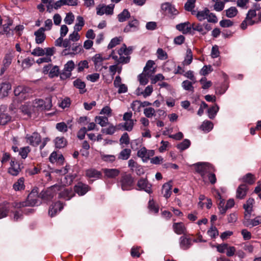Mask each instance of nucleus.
Masks as SVG:
<instances>
[{
  "instance_id": "1",
  "label": "nucleus",
  "mask_w": 261,
  "mask_h": 261,
  "mask_svg": "<svg viewBox=\"0 0 261 261\" xmlns=\"http://www.w3.org/2000/svg\"><path fill=\"white\" fill-rule=\"evenodd\" d=\"M110 57L114 59L117 64H127L129 62L130 58L129 56V51L126 49L125 44H123L117 51V53L113 50L110 55Z\"/></svg>"
},
{
  "instance_id": "2",
  "label": "nucleus",
  "mask_w": 261,
  "mask_h": 261,
  "mask_svg": "<svg viewBox=\"0 0 261 261\" xmlns=\"http://www.w3.org/2000/svg\"><path fill=\"white\" fill-rule=\"evenodd\" d=\"M62 186L59 185H55L47 188L45 191H42L40 193L41 199L46 201L51 200L57 194V192L61 190Z\"/></svg>"
},
{
  "instance_id": "3",
  "label": "nucleus",
  "mask_w": 261,
  "mask_h": 261,
  "mask_svg": "<svg viewBox=\"0 0 261 261\" xmlns=\"http://www.w3.org/2000/svg\"><path fill=\"white\" fill-rule=\"evenodd\" d=\"M40 199H41L40 194L38 195L37 192L33 190L28 195L27 200L20 203L18 206H34L38 205L41 203Z\"/></svg>"
},
{
  "instance_id": "4",
  "label": "nucleus",
  "mask_w": 261,
  "mask_h": 261,
  "mask_svg": "<svg viewBox=\"0 0 261 261\" xmlns=\"http://www.w3.org/2000/svg\"><path fill=\"white\" fill-rule=\"evenodd\" d=\"M194 166L196 171L200 174L202 178H204L206 174L211 172L213 170L212 165L208 163H197Z\"/></svg>"
},
{
  "instance_id": "5",
  "label": "nucleus",
  "mask_w": 261,
  "mask_h": 261,
  "mask_svg": "<svg viewBox=\"0 0 261 261\" xmlns=\"http://www.w3.org/2000/svg\"><path fill=\"white\" fill-rule=\"evenodd\" d=\"M31 89L29 87L23 86L17 87L14 91V94L18 96L20 100H24L28 98L31 93Z\"/></svg>"
},
{
  "instance_id": "6",
  "label": "nucleus",
  "mask_w": 261,
  "mask_h": 261,
  "mask_svg": "<svg viewBox=\"0 0 261 261\" xmlns=\"http://www.w3.org/2000/svg\"><path fill=\"white\" fill-rule=\"evenodd\" d=\"M134 179L130 174H124L121 176L120 184L123 190H130L132 189Z\"/></svg>"
},
{
  "instance_id": "7",
  "label": "nucleus",
  "mask_w": 261,
  "mask_h": 261,
  "mask_svg": "<svg viewBox=\"0 0 261 261\" xmlns=\"http://www.w3.org/2000/svg\"><path fill=\"white\" fill-rule=\"evenodd\" d=\"M75 67L74 63L73 61H68L64 65L63 70L60 74L61 79L64 80L70 77L71 71Z\"/></svg>"
},
{
  "instance_id": "8",
  "label": "nucleus",
  "mask_w": 261,
  "mask_h": 261,
  "mask_svg": "<svg viewBox=\"0 0 261 261\" xmlns=\"http://www.w3.org/2000/svg\"><path fill=\"white\" fill-rule=\"evenodd\" d=\"M256 16V13L254 10H249L247 14L245 19L241 24V28L243 30L246 29L248 25L255 24L253 18Z\"/></svg>"
},
{
  "instance_id": "9",
  "label": "nucleus",
  "mask_w": 261,
  "mask_h": 261,
  "mask_svg": "<svg viewBox=\"0 0 261 261\" xmlns=\"http://www.w3.org/2000/svg\"><path fill=\"white\" fill-rule=\"evenodd\" d=\"M137 186L139 190H143L148 194L152 192V185L149 182L146 178H141L138 181Z\"/></svg>"
},
{
  "instance_id": "10",
  "label": "nucleus",
  "mask_w": 261,
  "mask_h": 261,
  "mask_svg": "<svg viewBox=\"0 0 261 261\" xmlns=\"http://www.w3.org/2000/svg\"><path fill=\"white\" fill-rule=\"evenodd\" d=\"M114 5H98L96 8V14L98 15H112L114 12Z\"/></svg>"
},
{
  "instance_id": "11",
  "label": "nucleus",
  "mask_w": 261,
  "mask_h": 261,
  "mask_svg": "<svg viewBox=\"0 0 261 261\" xmlns=\"http://www.w3.org/2000/svg\"><path fill=\"white\" fill-rule=\"evenodd\" d=\"M13 21L8 18L7 20V23H5L4 25V31L5 33H9L10 31H15V32H20L23 31L24 29V27L22 25H16L15 27H13Z\"/></svg>"
},
{
  "instance_id": "12",
  "label": "nucleus",
  "mask_w": 261,
  "mask_h": 261,
  "mask_svg": "<svg viewBox=\"0 0 261 261\" xmlns=\"http://www.w3.org/2000/svg\"><path fill=\"white\" fill-rule=\"evenodd\" d=\"M26 139L28 143L33 146H38L41 142V136L37 132H34L32 135H27Z\"/></svg>"
},
{
  "instance_id": "13",
  "label": "nucleus",
  "mask_w": 261,
  "mask_h": 261,
  "mask_svg": "<svg viewBox=\"0 0 261 261\" xmlns=\"http://www.w3.org/2000/svg\"><path fill=\"white\" fill-rule=\"evenodd\" d=\"M22 168L23 166L19 162L11 160L8 172L13 176H17Z\"/></svg>"
},
{
  "instance_id": "14",
  "label": "nucleus",
  "mask_w": 261,
  "mask_h": 261,
  "mask_svg": "<svg viewBox=\"0 0 261 261\" xmlns=\"http://www.w3.org/2000/svg\"><path fill=\"white\" fill-rule=\"evenodd\" d=\"M63 208V205L60 201L52 204L49 208L48 214L50 217L55 216Z\"/></svg>"
},
{
  "instance_id": "15",
  "label": "nucleus",
  "mask_w": 261,
  "mask_h": 261,
  "mask_svg": "<svg viewBox=\"0 0 261 261\" xmlns=\"http://www.w3.org/2000/svg\"><path fill=\"white\" fill-rule=\"evenodd\" d=\"M59 197L66 200H70L75 195L74 192L71 188L64 189L63 191L60 190Z\"/></svg>"
},
{
  "instance_id": "16",
  "label": "nucleus",
  "mask_w": 261,
  "mask_h": 261,
  "mask_svg": "<svg viewBox=\"0 0 261 261\" xmlns=\"http://www.w3.org/2000/svg\"><path fill=\"white\" fill-rule=\"evenodd\" d=\"M11 207V203L7 201L0 204V219L7 216Z\"/></svg>"
},
{
  "instance_id": "17",
  "label": "nucleus",
  "mask_w": 261,
  "mask_h": 261,
  "mask_svg": "<svg viewBox=\"0 0 261 261\" xmlns=\"http://www.w3.org/2000/svg\"><path fill=\"white\" fill-rule=\"evenodd\" d=\"M74 190L79 195L83 196L89 191V186L82 182H79L74 186Z\"/></svg>"
},
{
  "instance_id": "18",
  "label": "nucleus",
  "mask_w": 261,
  "mask_h": 261,
  "mask_svg": "<svg viewBox=\"0 0 261 261\" xmlns=\"http://www.w3.org/2000/svg\"><path fill=\"white\" fill-rule=\"evenodd\" d=\"M180 247L183 250H187L192 245V240L185 236H181L179 239Z\"/></svg>"
},
{
  "instance_id": "19",
  "label": "nucleus",
  "mask_w": 261,
  "mask_h": 261,
  "mask_svg": "<svg viewBox=\"0 0 261 261\" xmlns=\"http://www.w3.org/2000/svg\"><path fill=\"white\" fill-rule=\"evenodd\" d=\"M172 182L169 181L164 184L162 186V193L166 199L169 198L172 193Z\"/></svg>"
},
{
  "instance_id": "20",
  "label": "nucleus",
  "mask_w": 261,
  "mask_h": 261,
  "mask_svg": "<svg viewBox=\"0 0 261 261\" xmlns=\"http://www.w3.org/2000/svg\"><path fill=\"white\" fill-rule=\"evenodd\" d=\"M173 229L174 232L177 234H185L186 232V228L182 222L174 223Z\"/></svg>"
},
{
  "instance_id": "21",
  "label": "nucleus",
  "mask_w": 261,
  "mask_h": 261,
  "mask_svg": "<svg viewBox=\"0 0 261 261\" xmlns=\"http://www.w3.org/2000/svg\"><path fill=\"white\" fill-rule=\"evenodd\" d=\"M4 107H0V125H5L11 120V117L4 112Z\"/></svg>"
},
{
  "instance_id": "22",
  "label": "nucleus",
  "mask_w": 261,
  "mask_h": 261,
  "mask_svg": "<svg viewBox=\"0 0 261 261\" xmlns=\"http://www.w3.org/2000/svg\"><path fill=\"white\" fill-rule=\"evenodd\" d=\"M247 190L248 188L245 184H242L240 185L237 190V198L243 199L247 194Z\"/></svg>"
},
{
  "instance_id": "23",
  "label": "nucleus",
  "mask_w": 261,
  "mask_h": 261,
  "mask_svg": "<svg viewBox=\"0 0 261 261\" xmlns=\"http://www.w3.org/2000/svg\"><path fill=\"white\" fill-rule=\"evenodd\" d=\"M103 171L107 177L112 178L118 176L120 173V171L118 169L106 168L103 169Z\"/></svg>"
},
{
  "instance_id": "24",
  "label": "nucleus",
  "mask_w": 261,
  "mask_h": 261,
  "mask_svg": "<svg viewBox=\"0 0 261 261\" xmlns=\"http://www.w3.org/2000/svg\"><path fill=\"white\" fill-rule=\"evenodd\" d=\"M139 24V21L137 19H134L129 22L128 25L125 28L124 31L126 32L137 31Z\"/></svg>"
},
{
  "instance_id": "25",
  "label": "nucleus",
  "mask_w": 261,
  "mask_h": 261,
  "mask_svg": "<svg viewBox=\"0 0 261 261\" xmlns=\"http://www.w3.org/2000/svg\"><path fill=\"white\" fill-rule=\"evenodd\" d=\"M11 89V85L9 83H3L0 86V95L2 97L7 96Z\"/></svg>"
},
{
  "instance_id": "26",
  "label": "nucleus",
  "mask_w": 261,
  "mask_h": 261,
  "mask_svg": "<svg viewBox=\"0 0 261 261\" xmlns=\"http://www.w3.org/2000/svg\"><path fill=\"white\" fill-rule=\"evenodd\" d=\"M176 29L179 32L186 31V33L191 32V24L189 21L180 23L176 25Z\"/></svg>"
},
{
  "instance_id": "27",
  "label": "nucleus",
  "mask_w": 261,
  "mask_h": 261,
  "mask_svg": "<svg viewBox=\"0 0 261 261\" xmlns=\"http://www.w3.org/2000/svg\"><path fill=\"white\" fill-rule=\"evenodd\" d=\"M86 175L89 178H99L101 176L102 173L95 169L90 168L86 170Z\"/></svg>"
},
{
  "instance_id": "28",
  "label": "nucleus",
  "mask_w": 261,
  "mask_h": 261,
  "mask_svg": "<svg viewBox=\"0 0 261 261\" xmlns=\"http://www.w3.org/2000/svg\"><path fill=\"white\" fill-rule=\"evenodd\" d=\"M24 179L23 177L19 178L13 185V189L16 191H19L24 190L25 185L24 184Z\"/></svg>"
},
{
  "instance_id": "29",
  "label": "nucleus",
  "mask_w": 261,
  "mask_h": 261,
  "mask_svg": "<svg viewBox=\"0 0 261 261\" xmlns=\"http://www.w3.org/2000/svg\"><path fill=\"white\" fill-rule=\"evenodd\" d=\"M73 85L76 88L80 89V93H84L86 92V84L81 79H76L73 82Z\"/></svg>"
},
{
  "instance_id": "30",
  "label": "nucleus",
  "mask_w": 261,
  "mask_h": 261,
  "mask_svg": "<svg viewBox=\"0 0 261 261\" xmlns=\"http://www.w3.org/2000/svg\"><path fill=\"white\" fill-rule=\"evenodd\" d=\"M219 110V108L217 104H215L214 106L208 109L207 114L209 118L213 119L215 117Z\"/></svg>"
},
{
  "instance_id": "31",
  "label": "nucleus",
  "mask_w": 261,
  "mask_h": 261,
  "mask_svg": "<svg viewBox=\"0 0 261 261\" xmlns=\"http://www.w3.org/2000/svg\"><path fill=\"white\" fill-rule=\"evenodd\" d=\"M149 72H143L138 76V79L140 85H146L148 83Z\"/></svg>"
},
{
  "instance_id": "32",
  "label": "nucleus",
  "mask_w": 261,
  "mask_h": 261,
  "mask_svg": "<svg viewBox=\"0 0 261 261\" xmlns=\"http://www.w3.org/2000/svg\"><path fill=\"white\" fill-rule=\"evenodd\" d=\"M197 0H187L185 3L184 8L185 9L189 12H191L192 14H195V11H193V9L195 7V3Z\"/></svg>"
},
{
  "instance_id": "33",
  "label": "nucleus",
  "mask_w": 261,
  "mask_h": 261,
  "mask_svg": "<svg viewBox=\"0 0 261 261\" xmlns=\"http://www.w3.org/2000/svg\"><path fill=\"white\" fill-rule=\"evenodd\" d=\"M213 123L210 121H204L200 126V129L205 132H210L213 128Z\"/></svg>"
},
{
  "instance_id": "34",
  "label": "nucleus",
  "mask_w": 261,
  "mask_h": 261,
  "mask_svg": "<svg viewBox=\"0 0 261 261\" xmlns=\"http://www.w3.org/2000/svg\"><path fill=\"white\" fill-rule=\"evenodd\" d=\"M130 16L129 11L127 9H124L123 11L118 15V19L119 22L126 21Z\"/></svg>"
},
{
  "instance_id": "35",
  "label": "nucleus",
  "mask_w": 261,
  "mask_h": 261,
  "mask_svg": "<svg viewBox=\"0 0 261 261\" xmlns=\"http://www.w3.org/2000/svg\"><path fill=\"white\" fill-rule=\"evenodd\" d=\"M193 60V55L191 49H188L186 53V57L182 62L184 66L190 65Z\"/></svg>"
},
{
  "instance_id": "36",
  "label": "nucleus",
  "mask_w": 261,
  "mask_h": 261,
  "mask_svg": "<svg viewBox=\"0 0 261 261\" xmlns=\"http://www.w3.org/2000/svg\"><path fill=\"white\" fill-rule=\"evenodd\" d=\"M207 234L212 239L216 238L219 235V231L213 223L207 230Z\"/></svg>"
},
{
  "instance_id": "37",
  "label": "nucleus",
  "mask_w": 261,
  "mask_h": 261,
  "mask_svg": "<svg viewBox=\"0 0 261 261\" xmlns=\"http://www.w3.org/2000/svg\"><path fill=\"white\" fill-rule=\"evenodd\" d=\"M66 140L64 137H57L55 139V145L58 148H62L66 145Z\"/></svg>"
},
{
  "instance_id": "38",
  "label": "nucleus",
  "mask_w": 261,
  "mask_h": 261,
  "mask_svg": "<svg viewBox=\"0 0 261 261\" xmlns=\"http://www.w3.org/2000/svg\"><path fill=\"white\" fill-rule=\"evenodd\" d=\"M93 62H94V66L96 68L99 67L102 64V62L105 60L101 55L100 54H96L92 59Z\"/></svg>"
},
{
  "instance_id": "39",
  "label": "nucleus",
  "mask_w": 261,
  "mask_h": 261,
  "mask_svg": "<svg viewBox=\"0 0 261 261\" xmlns=\"http://www.w3.org/2000/svg\"><path fill=\"white\" fill-rule=\"evenodd\" d=\"M208 13L209 10L206 8L202 11L197 12L196 15L199 21H202L206 18Z\"/></svg>"
},
{
  "instance_id": "40",
  "label": "nucleus",
  "mask_w": 261,
  "mask_h": 261,
  "mask_svg": "<svg viewBox=\"0 0 261 261\" xmlns=\"http://www.w3.org/2000/svg\"><path fill=\"white\" fill-rule=\"evenodd\" d=\"M95 121L102 127L106 126L109 123L107 117L96 116L95 118Z\"/></svg>"
},
{
  "instance_id": "41",
  "label": "nucleus",
  "mask_w": 261,
  "mask_h": 261,
  "mask_svg": "<svg viewBox=\"0 0 261 261\" xmlns=\"http://www.w3.org/2000/svg\"><path fill=\"white\" fill-rule=\"evenodd\" d=\"M49 5L47 6V10H48L50 9V7L51 8L53 7L56 10H58V9L60 8L62 6L64 5H67L66 4V0H59L55 2L53 6L50 5L51 4V2H49Z\"/></svg>"
},
{
  "instance_id": "42",
  "label": "nucleus",
  "mask_w": 261,
  "mask_h": 261,
  "mask_svg": "<svg viewBox=\"0 0 261 261\" xmlns=\"http://www.w3.org/2000/svg\"><path fill=\"white\" fill-rule=\"evenodd\" d=\"M190 145V141L189 139H186L182 142L177 144V148L180 151H183L188 148Z\"/></svg>"
},
{
  "instance_id": "43",
  "label": "nucleus",
  "mask_w": 261,
  "mask_h": 261,
  "mask_svg": "<svg viewBox=\"0 0 261 261\" xmlns=\"http://www.w3.org/2000/svg\"><path fill=\"white\" fill-rule=\"evenodd\" d=\"M130 153V149L127 148L124 149L120 152L118 158L123 160H127L129 158Z\"/></svg>"
},
{
  "instance_id": "44",
  "label": "nucleus",
  "mask_w": 261,
  "mask_h": 261,
  "mask_svg": "<svg viewBox=\"0 0 261 261\" xmlns=\"http://www.w3.org/2000/svg\"><path fill=\"white\" fill-rule=\"evenodd\" d=\"M242 181L249 185H252L255 182V178L253 174L249 173L243 176Z\"/></svg>"
},
{
  "instance_id": "45",
  "label": "nucleus",
  "mask_w": 261,
  "mask_h": 261,
  "mask_svg": "<svg viewBox=\"0 0 261 261\" xmlns=\"http://www.w3.org/2000/svg\"><path fill=\"white\" fill-rule=\"evenodd\" d=\"M194 84L192 81L191 82L188 80H185L182 83V88L187 91L193 92L194 91V87L193 86V84Z\"/></svg>"
},
{
  "instance_id": "46",
  "label": "nucleus",
  "mask_w": 261,
  "mask_h": 261,
  "mask_svg": "<svg viewBox=\"0 0 261 261\" xmlns=\"http://www.w3.org/2000/svg\"><path fill=\"white\" fill-rule=\"evenodd\" d=\"M116 130V126H114L112 124H110L108 128H102L101 132L103 134L106 135H112L115 133Z\"/></svg>"
},
{
  "instance_id": "47",
  "label": "nucleus",
  "mask_w": 261,
  "mask_h": 261,
  "mask_svg": "<svg viewBox=\"0 0 261 261\" xmlns=\"http://www.w3.org/2000/svg\"><path fill=\"white\" fill-rule=\"evenodd\" d=\"M34 63V60L32 58H27L24 59L22 62V67L23 69L29 68Z\"/></svg>"
},
{
  "instance_id": "48",
  "label": "nucleus",
  "mask_w": 261,
  "mask_h": 261,
  "mask_svg": "<svg viewBox=\"0 0 261 261\" xmlns=\"http://www.w3.org/2000/svg\"><path fill=\"white\" fill-rule=\"evenodd\" d=\"M261 223V216L256 217L253 219H250L248 222V225H245L246 227H254Z\"/></svg>"
},
{
  "instance_id": "49",
  "label": "nucleus",
  "mask_w": 261,
  "mask_h": 261,
  "mask_svg": "<svg viewBox=\"0 0 261 261\" xmlns=\"http://www.w3.org/2000/svg\"><path fill=\"white\" fill-rule=\"evenodd\" d=\"M153 91V88L151 85L147 86L143 91H141L140 93H138V95H142L144 98L147 97L151 95Z\"/></svg>"
},
{
  "instance_id": "50",
  "label": "nucleus",
  "mask_w": 261,
  "mask_h": 261,
  "mask_svg": "<svg viewBox=\"0 0 261 261\" xmlns=\"http://www.w3.org/2000/svg\"><path fill=\"white\" fill-rule=\"evenodd\" d=\"M122 38L121 37H115L113 38L108 44V48L109 49L112 48L116 46L117 45L120 44L122 41Z\"/></svg>"
},
{
  "instance_id": "51",
  "label": "nucleus",
  "mask_w": 261,
  "mask_h": 261,
  "mask_svg": "<svg viewBox=\"0 0 261 261\" xmlns=\"http://www.w3.org/2000/svg\"><path fill=\"white\" fill-rule=\"evenodd\" d=\"M238 10L234 7H231L226 10V16L229 18H232L237 15L238 14Z\"/></svg>"
},
{
  "instance_id": "52",
  "label": "nucleus",
  "mask_w": 261,
  "mask_h": 261,
  "mask_svg": "<svg viewBox=\"0 0 261 261\" xmlns=\"http://www.w3.org/2000/svg\"><path fill=\"white\" fill-rule=\"evenodd\" d=\"M13 57V56L12 53L7 54L3 60V65L5 67H9L12 62V60Z\"/></svg>"
},
{
  "instance_id": "53",
  "label": "nucleus",
  "mask_w": 261,
  "mask_h": 261,
  "mask_svg": "<svg viewBox=\"0 0 261 261\" xmlns=\"http://www.w3.org/2000/svg\"><path fill=\"white\" fill-rule=\"evenodd\" d=\"M164 69L166 71H172L175 67V63L171 61H167L164 64Z\"/></svg>"
},
{
  "instance_id": "54",
  "label": "nucleus",
  "mask_w": 261,
  "mask_h": 261,
  "mask_svg": "<svg viewBox=\"0 0 261 261\" xmlns=\"http://www.w3.org/2000/svg\"><path fill=\"white\" fill-rule=\"evenodd\" d=\"M59 68L58 66H53L49 72V76L51 78L58 76L59 74Z\"/></svg>"
},
{
  "instance_id": "55",
  "label": "nucleus",
  "mask_w": 261,
  "mask_h": 261,
  "mask_svg": "<svg viewBox=\"0 0 261 261\" xmlns=\"http://www.w3.org/2000/svg\"><path fill=\"white\" fill-rule=\"evenodd\" d=\"M144 114L147 118H151L155 115V110L151 107L145 108L144 110Z\"/></svg>"
},
{
  "instance_id": "56",
  "label": "nucleus",
  "mask_w": 261,
  "mask_h": 261,
  "mask_svg": "<svg viewBox=\"0 0 261 261\" xmlns=\"http://www.w3.org/2000/svg\"><path fill=\"white\" fill-rule=\"evenodd\" d=\"M88 68L89 63L87 60L81 61L77 64V71L79 72L83 71L85 68Z\"/></svg>"
},
{
  "instance_id": "57",
  "label": "nucleus",
  "mask_w": 261,
  "mask_h": 261,
  "mask_svg": "<svg viewBox=\"0 0 261 261\" xmlns=\"http://www.w3.org/2000/svg\"><path fill=\"white\" fill-rule=\"evenodd\" d=\"M156 54L158 58L160 60H164L168 58L167 54L162 48H158L156 51Z\"/></svg>"
},
{
  "instance_id": "58",
  "label": "nucleus",
  "mask_w": 261,
  "mask_h": 261,
  "mask_svg": "<svg viewBox=\"0 0 261 261\" xmlns=\"http://www.w3.org/2000/svg\"><path fill=\"white\" fill-rule=\"evenodd\" d=\"M254 202V200L253 198H249L247 200L246 203L244 204L243 205V208L245 209V211L252 212V208Z\"/></svg>"
},
{
  "instance_id": "59",
  "label": "nucleus",
  "mask_w": 261,
  "mask_h": 261,
  "mask_svg": "<svg viewBox=\"0 0 261 261\" xmlns=\"http://www.w3.org/2000/svg\"><path fill=\"white\" fill-rule=\"evenodd\" d=\"M200 82L202 85V88L203 89H207L212 85V83L210 81H207L205 77L201 78Z\"/></svg>"
},
{
  "instance_id": "60",
  "label": "nucleus",
  "mask_w": 261,
  "mask_h": 261,
  "mask_svg": "<svg viewBox=\"0 0 261 261\" xmlns=\"http://www.w3.org/2000/svg\"><path fill=\"white\" fill-rule=\"evenodd\" d=\"M101 158L102 161L110 163L114 162L116 160L115 155L110 154H101Z\"/></svg>"
},
{
  "instance_id": "61",
  "label": "nucleus",
  "mask_w": 261,
  "mask_h": 261,
  "mask_svg": "<svg viewBox=\"0 0 261 261\" xmlns=\"http://www.w3.org/2000/svg\"><path fill=\"white\" fill-rule=\"evenodd\" d=\"M125 121V122L123 125L124 129L128 132L131 131L133 129L134 125V120H132Z\"/></svg>"
},
{
  "instance_id": "62",
  "label": "nucleus",
  "mask_w": 261,
  "mask_h": 261,
  "mask_svg": "<svg viewBox=\"0 0 261 261\" xmlns=\"http://www.w3.org/2000/svg\"><path fill=\"white\" fill-rule=\"evenodd\" d=\"M146 153H147V149L145 147H142L140 149H139L137 152V155L142 159V160L144 161H146Z\"/></svg>"
},
{
  "instance_id": "63",
  "label": "nucleus",
  "mask_w": 261,
  "mask_h": 261,
  "mask_svg": "<svg viewBox=\"0 0 261 261\" xmlns=\"http://www.w3.org/2000/svg\"><path fill=\"white\" fill-rule=\"evenodd\" d=\"M30 151V149L29 146L22 147L19 150V154L22 159H25Z\"/></svg>"
},
{
  "instance_id": "64",
  "label": "nucleus",
  "mask_w": 261,
  "mask_h": 261,
  "mask_svg": "<svg viewBox=\"0 0 261 261\" xmlns=\"http://www.w3.org/2000/svg\"><path fill=\"white\" fill-rule=\"evenodd\" d=\"M56 128L60 132H66L68 130L67 125L64 122L58 123L56 124Z\"/></svg>"
}]
</instances>
